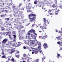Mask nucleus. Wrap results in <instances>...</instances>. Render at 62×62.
<instances>
[{
	"instance_id": "19",
	"label": "nucleus",
	"mask_w": 62,
	"mask_h": 62,
	"mask_svg": "<svg viewBox=\"0 0 62 62\" xmlns=\"http://www.w3.org/2000/svg\"><path fill=\"white\" fill-rule=\"evenodd\" d=\"M28 16H36V15H35V14H31L29 15Z\"/></svg>"
},
{
	"instance_id": "14",
	"label": "nucleus",
	"mask_w": 62,
	"mask_h": 62,
	"mask_svg": "<svg viewBox=\"0 0 62 62\" xmlns=\"http://www.w3.org/2000/svg\"><path fill=\"white\" fill-rule=\"evenodd\" d=\"M36 45V44L35 43L33 42L32 43V45L33 46H35Z\"/></svg>"
},
{
	"instance_id": "23",
	"label": "nucleus",
	"mask_w": 62,
	"mask_h": 62,
	"mask_svg": "<svg viewBox=\"0 0 62 62\" xmlns=\"http://www.w3.org/2000/svg\"><path fill=\"white\" fill-rule=\"evenodd\" d=\"M36 45H40V43L39 42H37L36 43Z\"/></svg>"
},
{
	"instance_id": "15",
	"label": "nucleus",
	"mask_w": 62,
	"mask_h": 62,
	"mask_svg": "<svg viewBox=\"0 0 62 62\" xmlns=\"http://www.w3.org/2000/svg\"><path fill=\"white\" fill-rule=\"evenodd\" d=\"M17 44L16 43V44H13L12 46H13V47H17Z\"/></svg>"
},
{
	"instance_id": "40",
	"label": "nucleus",
	"mask_w": 62,
	"mask_h": 62,
	"mask_svg": "<svg viewBox=\"0 0 62 62\" xmlns=\"http://www.w3.org/2000/svg\"><path fill=\"white\" fill-rule=\"evenodd\" d=\"M39 61V59H37V60H36V62H38V61Z\"/></svg>"
},
{
	"instance_id": "56",
	"label": "nucleus",
	"mask_w": 62,
	"mask_h": 62,
	"mask_svg": "<svg viewBox=\"0 0 62 62\" xmlns=\"http://www.w3.org/2000/svg\"><path fill=\"white\" fill-rule=\"evenodd\" d=\"M56 32H58V31L56 29Z\"/></svg>"
},
{
	"instance_id": "2",
	"label": "nucleus",
	"mask_w": 62,
	"mask_h": 62,
	"mask_svg": "<svg viewBox=\"0 0 62 62\" xmlns=\"http://www.w3.org/2000/svg\"><path fill=\"white\" fill-rule=\"evenodd\" d=\"M4 51L6 53H8L10 54H12V53L14 52H15V51H17L16 50H15L14 49H8V50H7V49H5L4 50Z\"/></svg>"
},
{
	"instance_id": "35",
	"label": "nucleus",
	"mask_w": 62,
	"mask_h": 62,
	"mask_svg": "<svg viewBox=\"0 0 62 62\" xmlns=\"http://www.w3.org/2000/svg\"><path fill=\"white\" fill-rule=\"evenodd\" d=\"M51 12V10H49V11H48V13H50Z\"/></svg>"
},
{
	"instance_id": "30",
	"label": "nucleus",
	"mask_w": 62,
	"mask_h": 62,
	"mask_svg": "<svg viewBox=\"0 0 62 62\" xmlns=\"http://www.w3.org/2000/svg\"><path fill=\"white\" fill-rule=\"evenodd\" d=\"M1 57L2 58H6V56H3Z\"/></svg>"
},
{
	"instance_id": "49",
	"label": "nucleus",
	"mask_w": 62,
	"mask_h": 62,
	"mask_svg": "<svg viewBox=\"0 0 62 62\" xmlns=\"http://www.w3.org/2000/svg\"><path fill=\"white\" fill-rule=\"evenodd\" d=\"M2 30H4V28H2Z\"/></svg>"
},
{
	"instance_id": "50",
	"label": "nucleus",
	"mask_w": 62,
	"mask_h": 62,
	"mask_svg": "<svg viewBox=\"0 0 62 62\" xmlns=\"http://www.w3.org/2000/svg\"><path fill=\"white\" fill-rule=\"evenodd\" d=\"M30 5V3H29V4L28 6H31Z\"/></svg>"
},
{
	"instance_id": "4",
	"label": "nucleus",
	"mask_w": 62,
	"mask_h": 62,
	"mask_svg": "<svg viewBox=\"0 0 62 62\" xmlns=\"http://www.w3.org/2000/svg\"><path fill=\"white\" fill-rule=\"evenodd\" d=\"M31 39H36V36H35V35L34 34H31Z\"/></svg>"
},
{
	"instance_id": "11",
	"label": "nucleus",
	"mask_w": 62,
	"mask_h": 62,
	"mask_svg": "<svg viewBox=\"0 0 62 62\" xmlns=\"http://www.w3.org/2000/svg\"><path fill=\"white\" fill-rule=\"evenodd\" d=\"M19 36L18 37H19V39L20 40H21V39H23V37H21V34L20 33H19Z\"/></svg>"
},
{
	"instance_id": "20",
	"label": "nucleus",
	"mask_w": 62,
	"mask_h": 62,
	"mask_svg": "<svg viewBox=\"0 0 62 62\" xmlns=\"http://www.w3.org/2000/svg\"><path fill=\"white\" fill-rule=\"evenodd\" d=\"M56 5H55L54 4H53V5H52V7L53 8H54L55 7H56Z\"/></svg>"
},
{
	"instance_id": "53",
	"label": "nucleus",
	"mask_w": 62,
	"mask_h": 62,
	"mask_svg": "<svg viewBox=\"0 0 62 62\" xmlns=\"http://www.w3.org/2000/svg\"><path fill=\"white\" fill-rule=\"evenodd\" d=\"M29 12H32V11L31 10H29Z\"/></svg>"
},
{
	"instance_id": "57",
	"label": "nucleus",
	"mask_w": 62,
	"mask_h": 62,
	"mask_svg": "<svg viewBox=\"0 0 62 62\" xmlns=\"http://www.w3.org/2000/svg\"><path fill=\"white\" fill-rule=\"evenodd\" d=\"M15 11H14V12H15H15L16 13H17V12H15Z\"/></svg>"
},
{
	"instance_id": "41",
	"label": "nucleus",
	"mask_w": 62,
	"mask_h": 62,
	"mask_svg": "<svg viewBox=\"0 0 62 62\" xmlns=\"http://www.w3.org/2000/svg\"><path fill=\"white\" fill-rule=\"evenodd\" d=\"M16 57H17L18 58H19V57L18 56H17L16 55Z\"/></svg>"
},
{
	"instance_id": "52",
	"label": "nucleus",
	"mask_w": 62,
	"mask_h": 62,
	"mask_svg": "<svg viewBox=\"0 0 62 62\" xmlns=\"http://www.w3.org/2000/svg\"><path fill=\"white\" fill-rule=\"evenodd\" d=\"M20 15H22V16H23V14H20Z\"/></svg>"
},
{
	"instance_id": "13",
	"label": "nucleus",
	"mask_w": 62,
	"mask_h": 62,
	"mask_svg": "<svg viewBox=\"0 0 62 62\" xmlns=\"http://www.w3.org/2000/svg\"><path fill=\"white\" fill-rule=\"evenodd\" d=\"M60 54L57 53V57L58 58V59H59V57H60Z\"/></svg>"
},
{
	"instance_id": "47",
	"label": "nucleus",
	"mask_w": 62,
	"mask_h": 62,
	"mask_svg": "<svg viewBox=\"0 0 62 62\" xmlns=\"http://www.w3.org/2000/svg\"><path fill=\"white\" fill-rule=\"evenodd\" d=\"M23 49H26V47H25V46H24V47H23Z\"/></svg>"
},
{
	"instance_id": "5",
	"label": "nucleus",
	"mask_w": 62,
	"mask_h": 62,
	"mask_svg": "<svg viewBox=\"0 0 62 62\" xmlns=\"http://www.w3.org/2000/svg\"><path fill=\"white\" fill-rule=\"evenodd\" d=\"M7 41H8V39H5L2 41V44H3V43H4V44H5V43H6Z\"/></svg>"
},
{
	"instance_id": "42",
	"label": "nucleus",
	"mask_w": 62,
	"mask_h": 62,
	"mask_svg": "<svg viewBox=\"0 0 62 62\" xmlns=\"http://www.w3.org/2000/svg\"><path fill=\"white\" fill-rule=\"evenodd\" d=\"M32 26L33 27H34V26H35V24H33Z\"/></svg>"
},
{
	"instance_id": "26",
	"label": "nucleus",
	"mask_w": 62,
	"mask_h": 62,
	"mask_svg": "<svg viewBox=\"0 0 62 62\" xmlns=\"http://www.w3.org/2000/svg\"><path fill=\"white\" fill-rule=\"evenodd\" d=\"M15 50V51H15V52H13V53H14V52H17V54H19V53H20V52H19V51H17H17L16 50Z\"/></svg>"
},
{
	"instance_id": "45",
	"label": "nucleus",
	"mask_w": 62,
	"mask_h": 62,
	"mask_svg": "<svg viewBox=\"0 0 62 62\" xmlns=\"http://www.w3.org/2000/svg\"><path fill=\"white\" fill-rule=\"evenodd\" d=\"M33 20H30L29 21V22H33Z\"/></svg>"
},
{
	"instance_id": "44",
	"label": "nucleus",
	"mask_w": 62,
	"mask_h": 62,
	"mask_svg": "<svg viewBox=\"0 0 62 62\" xmlns=\"http://www.w3.org/2000/svg\"><path fill=\"white\" fill-rule=\"evenodd\" d=\"M22 32H24V31H25V30H22Z\"/></svg>"
},
{
	"instance_id": "55",
	"label": "nucleus",
	"mask_w": 62,
	"mask_h": 62,
	"mask_svg": "<svg viewBox=\"0 0 62 62\" xmlns=\"http://www.w3.org/2000/svg\"><path fill=\"white\" fill-rule=\"evenodd\" d=\"M10 32H8V34H10Z\"/></svg>"
},
{
	"instance_id": "43",
	"label": "nucleus",
	"mask_w": 62,
	"mask_h": 62,
	"mask_svg": "<svg viewBox=\"0 0 62 62\" xmlns=\"http://www.w3.org/2000/svg\"><path fill=\"white\" fill-rule=\"evenodd\" d=\"M12 45V43H10V44L9 45H10V46H11Z\"/></svg>"
},
{
	"instance_id": "12",
	"label": "nucleus",
	"mask_w": 62,
	"mask_h": 62,
	"mask_svg": "<svg viewBox=\"0 0 62 62\" xmlns=\"http://www.w3.org/2000/svg\"><path fill=\"white\" fill-rule=\"evenodd\" d=\"M21 43H20V42H19L18 43V44L17 45V47H19L21 45Z\"/></svg>"
},
{
	"instance_id": "31",
	"label": "nucleus",
	"mask_w": 62,
	"mask_h": 62,
	"mask_svg": "<svg viewBox=\"0 0 62 62\" xmlns=\"http://www.w3.org/2000/svg\"><path fill=\"white\" fill-rule=\"evenodd\" d=\"M2 52L1 53V54H2L3 55H4V51H2Z\"/></svg>"
},
{
	"instance_id": "27",
	"label": "nucleus",
	"mask_w": 62,
	"mask_h": 62,
	"mask_svg": "<svg viewBox=\"0 0 62 62\" xmlns=\"http://www.w3.org/2000/svg\"><path fill=\"white\" fill-rule=\"evenodd\" d=\"M41 46H39L38 48V49H40V48H41Z\"/></svg>"
},
{
	"instance_id": "25",
	"label": "nucleus",
	"mask_w": 62,
	"mask_h": 62,
	"mask_svg": "<svg viewBox=\"0 0 62 62\" xmlns=\"http://www.w3.org/2000/svg\"><path fill=\"white\" fill-rule=\"evenodd\" d=\"M28 39H31V38H30V37L29 36H28Z\"/></svg>"
},
{
	"instance_id": "33",
	"label": "nucleus",
	"mask_w": 62,
	"mask_h": 62,
	"mask_svg": "<svg viewBox=\"0 0 62 62\" xmlns=\"http://www.w3.org/2000/svg\"><path fill=\"white\" fill-rule=\"evenodd\" d=\"M47 38V35H46L44 36L43 38H44V39H45V38Z\"/></svg>"
},
{
	"instance_id": "54",
	"label": "nucleus",
	"mask_w": 62,
	"mask_h": 62,
	"mask_svg": "<svg viewBox=\"0 0 62 62\" xmlns=\"http://www.w3.org/2000/svg\"><path fill=\"white\" fill-rule=\"evenodd\" d=\"M9 4H10V5H12V3H9Z\"/></svg>"
},
{
	"instance_id": "10",
	"label": "nucleus",
	"mask_w": 62,
	"mask_h": 62,
	"mask_svg": "<svg viewBox=\"0 0 62 62\" xmlns=\"http://www.w3.org/2000/svg\"><path fill=\"white\" fill-rule=\"evenodd\" d=\"M31 8V6H28V7L27 6L26 9L27 10V9H30Z\"/></svg>"
},
{
	"instance_id": "38",
	"label": "nucleus",
	"mask_w": 62,
	"mask_h": 62,
	"mask_svg": "<svg viewBox=\"0 0 62 62\" xmlns=\"http://www.w3.org/2000/svg\"><path fill=\"white\" fill-rule=\"evenodd\" d=\"M17 11H19V10H20V8H17Z\"/></svg>"
},
{
	"instance_id": "61",
	"label": "nucleus",
	"mask_w": 62,
	"mask_h": 62,
	"mask_svg": "<svg viewBox=\"0 0 62 62\" xmlns=\"http://www.w3.org/2000/svg\"><path fill=\"white\" fill-rule=\"evenodd\" d=\"M39 32H40V33H41V32H42V31H39Z\"/></svg>"
},
{
	"instance_id": "6",
	"label": "nucleus",
	"mask_w": 62,
	"mask_h": 62,
	"mask_svg": "<svg viewBox=\"0 0 62 62\" xmlns=\"http://www.w3.org/2000/svg\"><path fill=\"white\" fill-rule=\"evenodd\" d=\"M32 54H35L36 53H38V51L36 49H34L32 50Z\"/></svg>"
},
{
	"instance_id": "64",
	"label": "nucleus",
	"mask_w": 62,
	"mask_h": 62,
	"mask_svg": "<svg viewBox=\"0 0 62 62\" xmlns=\"http://www.w3.org/2000/svg\"><path fill=\"white\" fill-rule=\"evenodd\" d=\"M23 62H25V61H23Z\"/></svg>"
},
{
	"instance_id": "63",
	"label": "nucleus",
	"mask_w": 62,
	"mask_h": 62,
	"mask_svg": "<svg viewBox=\"0 0 62 62\" xmlns=\"http://www.w3.org/2000/svg\"><path fill=\"white\" fill-rule=\"evenodd\" d=\"M8 60H10V59L8 58Z\"/></svg>"
},
{
	"instance_id": "7",
	"label": "nucleus",
	"mask_w": 62,
	"mask_h": 62,
	"mask_svg": "<svg viewBox=\"0 0 62 62\" xmlns=\"http://www.w3.org/2000/svg\"><path fill=\"white\" fill-rule=\"evenodd\" d=\"M56 39H57L58 40H61L62 41V38H61V36H59L58 37H56Z\"/></svg>"
},
{
	"instance_id": "37",
	"label": "nucleus",
	"mask_w": 62,
	"mask_h": 62,
	"mask_svg": "<svg viewBox=\"0 0 62 62\" xmlns=\"http://www.w3.org/2000/svg\"><path fill=\"white\" fill-rule=\"evenodd\" d=\"M13 7V10H14L15 9V6H14Z\"/></svg>"
},
{
	"instance_id": "48",
	"label": "nucleus",
	"mask_w": 62,
	"mask_h": 62,
	"mask_svg": "<svg viewBox=\"0 0 62 62\" xmlns=\"http://www.w3.org/2000/svg\"><path fill=\"white\" fill-rule=\"evenodd\" d=\"M50 15H53V13H50Z\"/></svg>"
},
{
	"instance_id": "62",
	"label": "nucleus",
	"mask_w": 62,
	"mask_h": 62,
	"mask_svg": "<svg viewBox=\"0 0 62 62\" xmlns=\"http://www.w3.org/2000/svg\"><path fill=\"white\" fill-rule=\"evenodd\" d=\"M60 57H61V58H62V56H60Z\"/></svg>"
},
{
	"instance_id": "59",
	"label": "nucleus",
	"mask_w": 62,
	"mask_h": 62,
	"mask_svg": "<svg viewBox=\"0 0 62 62\" xmlns=\"http://www.w3.org/2000/svg\"><path fill=\"white\" fill-rule=\"evenodd\" d=\"M21 18H23V16H21Z\"/></svg>"
},
{
	"instance_id": "3",
	"label": "nucleus",
	"mask_w": 62,
	"mask_h": 62,
	"mask_svg": "<svg viewBox=\"0 0 62 62\" xmlns=\"http://www.w3.org/2000/svg\"><path fill=\"white\" fill-rule=\"evenodd\" d=\"M35 33V31L34 30H30V31L28 32L27 34V35H30V33H32V32Z\"/></svg>"
},
{
	"instance_id": "32",
	"label": "nucleus",
	"mask_w": 62,
	"mask_h": 62,
	"mask_svg": "<svg viewBox=\"0 0 62 62\" xmlns=\"http://www.w3.org/2000/svg\"><path fill=\"white\" fill-rule=\"evenodd\" d=\"M13 15H14V16H17V15H17V14L16 13L13 14Z\"/></svg>"
},
{
	"instance_id": "39",
	"label": "nucleus",
	"mask_w": 62,
	"mask_h": 62,
	"mask_svg": "<svg viewBox=\"0 0 62 62\" xmlns=\"http://www.w3.org/2000/svg\"><path fill=\"white\" fill-rule=\"evenodd\" d=\"M22 3L20 4L19 7H20V6H22Z\"/></svg>"
},
{
	"instance_id": "8",
	"label": "nucleus",
	"mask_w": 62,
	"mask_h": 62,
	"mask_svg": "<svg viewBox=\"0 0 62 62\" xmlns=\"http://www.w3.org/2000/svg\"><path fill=\"white\" fill-rule=\"evenodd\" d=\"M13 36H14V40L13 41L14 42L16 41V35H13Z\"/></svg>"
},
{
	"instance_id": "46",
	"label": "nucleus",
	"mask_w": 62,
	"mask_h": 62,
	"mask_svg": "<svg viewBox=\"0 0 62 62\" xmlns=\"http://www.w3.org/2000/svg\"><path fill=\"white\" fill-rule=\"evenodd\" d=\"M59 7H60V8L62 9V6H60Z\"/></svg>"
},
{
	"instance_id": "36",
	"label": "nucleus",
	"mask_w": 62,
	"mask_h": 62,
	"mask_svg": "<svg viewBox=\"0 0 62 62\" xmlns=\"http://www.w3.org/2000/svg\"><path fill=\"white\" fill-rule=\"evenodd\" d=\"M11 60L12 61H13V62H14V59L13 58H12L11 59Z\"/></svg>"
},
{
	"instance_id": "18",
	"label": "nucleus",
	"mask_w": 62,
	"mask_h": 62,
	"mask_svg": "<svg viewBox=\"0 0 62 62\" xmlns=\"http://www.w3.org/2000/svg\"><path fill=\"white\" fill-rule=\"evenodd\" d=\"M24 41L25 43V44H26V43H28V44H29V43H29L28 42H29V41H28H28L25 40Z\"/></svg>"
},
{
	"instance_id": "60",
	"label": "nucleus",
	"mask_w": 62,
	"mask_h": 62,
	"mask_svg": "<svg viewBox=\"0 0 62 62\" xmlns=\"http://www.w3.org/2000/svg\"><path fill=\"white\" fill-rule=\"evenodd\" d=\"M58 14V13H56V15H57V14Z\"/></svg>"
},
{
	"instance_id": "21",
	"label": "nucleus",
	"mask_w": 62,
	"mask_h": 62,
	"mask_svg": "<svg viewBox=\"0 0 62 62\" xmlns=\"http://www.w3.org/2000/svg\"><path fill=\"white\" fill-rule=\"evenodd\" d=\"M37 1L36 0H35L34 1V3L35 5H37Z\"/></svg>"
},
{
	"instance_id": "58",
	"label": "nucleus",
	"mask_w": 62,
	"mask_h": 62,
	"mask_svg": "<svg viewBox=\"0 0 62 62\" xmlns=\"http://www.w3.org/2000/svg\"><path fill=\"white\" fill-rule=\"evenodd\" d=\"M42 9H44L45 10V8H43V7H42Z\"/></svg>"
},
{
	"instance_id": "24",
	"label": "nucleus",
	"mask_w": 62,
	"mask_h": 62,
	"mask_svg": "<svg viewBox=\"0 0 62 62\" xmlns=\"http://www.w3.org/2000/svg\"><path fill=\"white\" fill-rule=\"evenodd\" d=\"M5 20H7V21H8L9 20V19L8 18H6L5 19Z\"/></svg>"
},
{
	"instance_id": "28",
	"label": "nucleus",
	"mask_w": 62,
	"mask_h": 62,
	"mask_svg": "<svg viewBox=\"0 0 62 62\" xmlns=\"http://www.w3.org/2000/svg\"><path fill=\"white\" fill-rule=\"evenodd\" d=\"M23 57H26V54H24L23 55Z\"/></svg>"
},
{
	"instance_id": "9",
	"label": "nucleus",
	"mask_w": 62,
	"mask_h": 62,
	"mask_svg": "<svg viewBox=\"0 0 62 62\" xmlns=\"http://www.w3.org/2000/svg\"><path fill=\"white\" fill-rule=\"evenodd\" d=\"M44 48H48V46H47V45L46 43L44 44Z\"/></svg>"
},
{
	"instance_id": "29",
	"label": "nucleus",
	"mask_w": 62,
	"mask_h": 62,
	"mask_svg": "<svg viewBox=\"0 0 62 62\" xmlns=\"http://www.w3.org/2000/svg\"><path fill=\"white\" fill-rule=\"evenodd\" d=\"M59 32H58V33H60V34L61 33V34H62V32L61 31H59Z\"/></svg>"
},
{
	"instance_id": "22",
	"label": "nucleus",
	"mask_w": 62,
	"mask_h": 62,
	"mask_svg": "<svg viewBox=\"0 0 62 62\" xmlns=\"http://www.w3.org/2000/svg\"><path fill=\"white\" fill-rule=\"evenodd\" d=\"M32 17V16H29V19H30V20H31L32 18L31 17Z\"/></svg>"
},
{
	"instance_id": "1",
	"label": "nucleus",
	"mask_w": 62,
	"mask_h": 62,
	"mask_svg": "<svg viewBox=\"0 0 62 62\" xmlns=\"http://www.w3.org/2000/svg\"><path fill=\"white\" fill-rule=\"evenodd\" d=\"M43 19V21L44 23V24L43 25L44 26L43 27L40 26V28H41L43 31H44V30L47 29V28L45 27V26H47V24L49 23V22H48V20H46V18H44Z\"/></svg>"
},
{
	"instance_id": "16",
	"label": "nucleus",
	"mask_w": 62,
	"mask_h": 62,
	"mask_svg": "<svg viewBox=\"0 0 62 62\" xmlns=\"http://www.w3.org/2000/svg\"><path fill=\"white\" fill-rule=\"evenodd\" d=\"M7 9H10V12H11V7H8V8H7Z\"/></svg>"
},
{
	"instance_id": "51",
	"label": "nucleus",
	"mask_w": 62,
	"mask_h": 62,
	"mask_svg": "<svg viewBox=\"0 0 62 62\" xmlns=\"http://www.w3.org/2000/svg\"><path fill=\"white\" fill-rule=\"evenodd\" d=\"M57 11L58 12H59V11H60V10H59V9H58V10H57Z\"/></svg>"
},
{
	"instance_id": "17",
	"label": "nucleus",
	"mask_w": 62,
	"mask_h": 62,
	"mask_svg": "<svg viewBox=\"0 0 62 62\" xmlns=\"http://www.w3.org/2000/svg\"><path fill=\"white\" fill-rule=\"evenodd\" d=\"M35 19H36V17H32V18H31V20H32L33 21H34V20H35Z\"/></svg>"
},
{
	"instance_id": "34",
	"label": "nucleus",
	"mask_w": 62,
	"mask_h": 62,
	"mask_svg": "<svg viewBox=\"0 0 62 62\" xmlns=\"http://www.w3.org/2000/svg\"><path fill=\"white\" fill-rule=\"evenodd\" d=\"M40 53H41V54H42L43 52L42 51V50H40L39 51Z\"/></svg>"
}]
</instances>
